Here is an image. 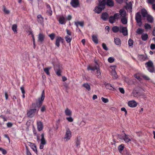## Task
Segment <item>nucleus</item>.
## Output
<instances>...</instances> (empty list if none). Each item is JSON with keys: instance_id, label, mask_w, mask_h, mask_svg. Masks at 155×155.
Wrapping results in <instances>:
<instances>
[{"instance_id": "nucleus-24", "label": "nucleus", "mask_w": 155, "mask_h": 155, "mask_svg": "<svg viewBox=\"0 0 155 155\" xmlns=\"http://www.w3.org/2000/svg\"><path fill=\"white\" fill-rule=\"evenodd\" d=\"M65 113L66 115L71 116L72 115L71 111L68 108H67L65 110Z\"/></svg>"}, {"instance_id": "nucleus-7", "label": "nucleus", "mask_w": 155, "mask_h": 155, "mask_svg": "<svg viewBox=\"0 0 155 155\" xmlns=\"http://www.w3.org/2000/svg\"><path fill=\"white\" fill-rule=\"evenodd\" d=\"M119 137L120 138L124 140L126 143H128L132 139L130 136L127 135L125 133H124V135L123 136L120 135Z\"/></svg>"}, {"instance_id": "nucleus-40", "label": "nucleus", "mask_w": 155, "mask_h": 155, "mask_svg": "<svg viewBox=\"0 0 155 155\" xmlns=\"http://www.w3.org/2000/svg\"><path fill=\"white\" fill-rule=\"evenodd\" d=\"M105 86L107 88L109 89L112 90V88H113V90H115V89L110 84H107Z\"/></svg>"}, {"instance_id": "nucleus-22", "label": "nucleus", "mask_w": 155, "mask_h": 155, "mask_svg": "<svg viewBox=\"0 0 155 155\" xmlns=\"http://www.w3.org/2000/svg\"><path fill=\"white\" fill-rule=\"evenodd\" d=\"M92 40L96 44L98 43V39L97 36L96 35H93L92 36Z\"/></svg>"}, {"instance_id": "nucleus-19", "label": "nucleus", "mask_w": 155, "mask_h": 155, "mask_svg": "<svg viewBox=\"0 0 155 155\" xmlns=\"http://www.w3.org/2000/svg\"><path fill=\"white\" fill-rule=\"evenodd\" d=\"M46 8L47 9L46 11L48 15L49 16L51 15L52 14V11L51 10L50 6L49 5L47 4L46 5Z\"/></svg>"}, {"instance_id": "nucleus-35", "label": "nucleus", "mask_w": 155, "mask_h": 155, "mask_svg": "<svg viewBox=\"0 0 155 155\" xmlns=\"http://www.w3.org/2000/svg\"><path fill=\"white\" fill-rule=\"evenodd\" d=\"M140 60L141 61H144L147 58V56L143 55H141L139 56Z\"/></svg>"}, {"instance_id": "nucleus-21", "label": "nucleus", "mask_w": 155, "mask_h": 155, "mask_svg": "<svg viewBox=\"0 0 155 155\" xmlns=\"http://www.w3.org/2000/svg\"><path fill=\"white\" fill-rule=\"evenodd\" d=\"M141 14L143 18L146 17L148 15L147 11L145 9H142L141 10Z\"/></svg>"}, {"instance_id": "nucleus-49", "label": "nucleus", "mask_w": 155, "mask_h": 155, "mask_svg": "<svg viewBox=\"0 0 155 155\" xmlns=\"http://www.w3.org/2000/svg\"><path fill=\"white\" fill-rule=\"evenodd\" d=\"M66 119L69 122H71L73 121V119L71 116H69V117H67Z\"/></svg>"}, {"instance_id": "nucleus-5", "label": "nucleus", "mask_w": 155, "mask_h": 155, "mask_svg": "<svg viewBox=\"0 0 155 155\" xmlns=\"http://www.w3.org/2000/svg\"><path fill=\"white\" fill-rule=\"evenodd\" d=\"M135 19L138 25L141 27L142 25V17L140 12H137L135 15Z\"/></svg>"}, {"instance_id": "nucleus-14", "label": "nucleus", "mask_w": 155, "mask_h": 155, "mask_svg": "<svg viewBox=\"0 0 155 155\" xmlns=\"http://www.w3.org/2000/svg\"><path fill=\"white\" fill-rule=\"evenodd\" d=\"M70 4L73 7L76 8L79 5V2L78 0H71Z\"/></svg>"}, {"instance_id": "nucleus-31", "label": "nucleus", "mask_w": 155, "mask_h": 155, "mask_svg": "<svg viewBox=\"0 0 155 155\" xmlns=\"http://www.w3.org/2000/svg\"><path fill=\"white\" fill-rule=\"evenodd\" d=\"M37 18L38 21V22L41 23L43 21V18L40 15H37Z\"/></svg>"}, {"instance_id": "nucleus-47", "label": "nucleus", "mask_w": 155, "mask_h": 155, "mask_svg": "<svg viewBox=\"0 0 155 155\" xmlns=\"http://www.w3.org/2000/svg\"><path fill=\"white\" fill-rule=\"evenodd\" d=\"M96 70H97V73H96V75L97 77H100L101 76V73L99 68H98Z\"/></svg>"}, {"instance_id": "nucleus-58", "label": "nucleus", "mask_w": 155, "mask_h": 155, "mask_svg": "<svg viewBox=\"0 0 155 155\" xmlns=\"http://www.w3.org/2000/svg\"><path fill=\"white\" fill-rule=\"evenodd\" d=\"M119 89L121 93L123 94H124V93L125 91L123 88L119 87Z\"/></svg>"}, {"instance_id": "nucleus-4", "label": "nucleus", "mask_w": 155, "mask_h": 155, "mask_svg": "<svg viewBox=\"0 0 155 155\" xmlns=\"http://www.w3.org/2000/svg\"><path fill=\"white\" fill-rule=\"evenodd\" d=\"M71 137V132L70 129L68 128L66 129V132L64 137V139L66 141L69 140Z\"/></svg>"}, {"instance_id": "nucleus-54", "label": "nucleus", "mask_w": 155, "mask_h": 155, "mask_svg": "<svg viewBox=\"0 0 155 155\" xmlns=\"http://www.w3.org/2000/svg\"><path fill=\"white\" fill-rule=\"evenodd\" d=\"M85 123H85V121H84V120H82L80 122V123L79 124V125L81 127H82V126H84L85 124Z\"/></svg>"}, {"instance_id": "nucleus-11", "label": "nucleus", "mask_w": 155, "mask_h": 155, "mask_svg": "<svg viewBox=\"0 0 155 155\" xmlns=\"http://www.w3.org/2000/svg\"><path fill=\"white\" fill-rule=\"evenodd\" d=\"M64 41L63 39L60 36H58L56 38L55 44L58 47H59L60 46V43L63 42Z\"/></svg>"}, {"instance_id": "nucleus-18", "label": "nucleus", "mask_w": 155, "mask_h": 155, "mask_svg": "<svg viewBox=\"0 0 155 155\" xmlns=\"http://www.w3.org/2000/svg\"><path fill=\"white\" fill-rule=\"evenodd\" d=\"M128 105L130 107H134L137 106V103L135 101L133 100L129 101L128 102Z\"/></svg>"}, {"instance_id": "nucleus-20", "label": "nucleus", "mask_w": 155, "mask_h": 155, "mask_svg": "<svg viewBox=\"0 0 155 155\" xmlns=\"http://www.w3.org/2000/svg\"><path fill=\"white\" fill-rule=\"evenodd\" d=\"M108 17V14L106 12L102 13L101 15V18L104 21H106Z\"/></svg>"}, {"instance_id": "nucleus-41", "label": "nucleus", "mask_w": 155, "mask_h": 155, "mask_svg": "<svg viewBox=\"0 0 155 155\" xmlns=\"http://www.w3.org/2000/svg\"><path fill=\"white\" fill-rule=\"evenodd\" d=\"M114 16L116 20H118L121 18L119 13H115L114 15Z\"/></svg>"}, {"instance_id": "nucleus-26", "label": "nucleus", "mask_w": 155, "mask_h": 155, "mask_svg": "<svg viewBox=\"0 0 155 155\" xmlns=\"http://www.w3.org/2000/svg\"><path fill=\"white\" fill-rule=\"evenodd\" d=\"M146 18H147V20L148 22L152 23L153 22V19L150 15H148Z\"/></svg>"}, {"instance_id": "nucleus-51", "label": "nucleus", "mask_w": 155, "mask_h": 155, "mask_svg": "<svg viewBox=\"0 0 155 155\" xmlns=\"http://www.w3.org/2000/svg\"><path fill=\"white\" fill-rule=\"evenodd\" d=\"M102 46L103 48L106 51H107L108 50V48L107 47L106 45L104 43H103L102 44Z\"/></svg>"}, {"instance_id": "nucleus-64", "label": "nucleus", "mask_w": 155, "mask_h": 155, "mask_svg": "<svg viewBox=\"0 0 155 155\" xmlns=\"http://www.w3.org/2000/svg\"><path fill=\"white\" fill-rule=\"evenodd\" d=\"M150 48L151 49L153 50L155 49V45L154 44H152L150 45Z\"/></svg>"}, {"instance_id": "nucleus-43", "label": "nucleus", "mask_w": 155, "mask_h": 155, "mask_svg": "<svg viewBox=\"0 0 155 155\" xmlns=\"http://www.w3.org/2000/svg\"><path fill=\"white\" fill-rule=\"evenodd\" d=\"M17 25L16 24L13 25L12 27V29L14 32H17Z\"/></svg>"}, {"instance_id": "nucleus-63", "label": "nucleus", "mask_w": 155, "mask_h": 155, "mask_svg": "<svg viewBox=\"0 0 155 155\" xmlns=\"http://www.w3.org/2000/svg\"><path fill=\"white\" fill-rule=\"evenodd\" d=\"M33 150L35 152L37 153V150L36 147V146L34 145V146L32 148Z\"/></svg>"}, {"instance_id": "nucleus-30", "label": "nucleus", "mask_w": 155, "mask_h": 155, "mask_svg": "<svg viewBox=\"0 0 155 155\" xmlns=\"http://www.w3.org/2000/svg\"><path fill=\"white\" fill-rule=\"evenodd\" d=\"M116 19L114 16H111L109 18V21L110 23H114L116 21Z\"/></svg>"}, {"instance_id": "nucleus-62", "label": "nucleus", "mask_w": 155, "mask_h": 155, "mask_svg": "<svg viewBox=\"0 0 155 155\" xmlns=\"http://www.w3.org/2000/svg\"><path fill=\"white\" fill-rule=\"evenodd\" d=\"M12 124L11 122H8L7 124V127H11L12 126Z\"/></svg>"}, {"instance_id": "nucleus-53", "label": "nucleus", "mask_w": 155, "mask_h": 155, "mask_svg": "<svg viewBox=\"0 0 155 155\" xmlns=\"http://www.w3.org/2000/svg\"><path fill=\"white\" fill-rule=\"evenodd\" d=\"M0 151H2V153L5 155L7 153V151L5 150L2 148L1 147H0Z\"/></svg>"}, {"instance_id": "nucleus-60", "label": "nucleus", "mask_w": 155, "mask_h": 155, "mask_svg": "<svg viewBox=\"0 0 155 155\" xmlns=\"http://www.w3.org/2000/svg\"><path fill=\"white\" fill-rule=\"evenodd\" d=\"M121 110L122 111H124L125 112V115H127V111L125 108L123 107L121 108Z\"/></svg>"}, {"instance_id": "nucleus-29", "label": "nucleus", "mask_w": 155, "mask_h": 155, "mask_svg": "<svg viewBox=\"0 0 155 155\" xmlns=\"http://www.w3.org/2000/svg\"><path fill=\"white\" fill-rule=\"evenodd\" d=\"M65 39L67 42L69 43L70 44V42L72 39V36H66L65 37Z\"/></svg>"}, {"instance_id": "nucleus-42", "label": "nucleus", "mask_w": 155, "mask_h": 155, "mask_svg": "<svg viewBox=\"0 0 155 155\" xmlns=\"http://www.w3.org/2000/svg\"><path fill=\"white\" fill-rule=\"evenodd\" d=\"M124 148V146L123 144H121L120 145L118 148L120 152H121L123 150Z\"/></svg>"}, {"instance_id": "nucleus-57", "label": "nucleus", "mask_w": 155, "mask_h": 155, "mask_svg": "<svg viewBox=\"0 0 155 155\" xmlns=\"http://www.w3.org/2000/svg\"><path fill=\"white\" fill-rule=\"evenodd\" d=\"M142 77L145 80H150V78L146 75H142Z\"/></svg>"}, {"instance_id": "nucleus-12", "label": "nucleus", "mask_w": 155, "mask_h": 155, "mask_svg": "<svg viewBox=\"0 0 155 155\" xmlns=\"http://www.w3.org/2000/svg\"><path fill=\"white\" fill-rule=\"evenodd\" d=\"M104 4L105 7L106 5L110 7H112L114 5V3L112 0H103Z\"/></svg>"}, {"instance_id": "nucleus-56", "label": "nucleus", "mask_w": 155, "mask_h": 155, "mask_svg": "<svg viewBox=\"0 0 155 155\" xmlns=\"http://www.w3.org/2000/svg\"><path fill=\"white\" fill-rule=\"evenodd\" d=\"M66 31L68 35V36H71V32L70 30L68 29H66Z\"/></svg>"}, {"instance_id": "nucleus-48", "label": "nucleus", "mask_w": 155, "mask_h": 155, "mask_svg": "<svg viewBox=\"0 0 155 155\" xmlns=\"http://www.w3.org/2000/svg\"><path fill=\"white\" fill-rule=\"evenodd\" d=\"M3 11H4V12L6 14H9L10 13V11L9 10L7 9L4 6H3Z\"/></svg>"}, {"instance_id": "nucleus-2", "label": "nucleus", "mask_w": 155, "mask_h": 155, "mask_svg": "<svg viewBox=\"0 0 155 155\" xmlns=\"http://www.w3.org/2000/svg\"><path fill=\"white\" fill-rule=\"evenodd\" d=\"M104 1L103 0H98L99 3L98 6H96L94 9V11L96 13L98 14L101 13L102 10L105 8Z\"/></svg>"}, {"instance_id": "nucleus-1", "label": "nucleus", "mask_w": 155, "mask_h": 155, "mask_svg": "<svg viewBox=\"0 0 155 155\" xmlns=\"http://www.w3.org/2000/svg\"><path fill=\"white\" fill-rule=\"evenodd\" d=\"M33 133L34 135L36 136L37 137V141L38 142H39L40 141H41V143L39 147L40 149H43L44 147V145L46 143V141L44 137V133H42L41 134V139L40 140L39 137V136L37 134V131L34 127L33 128Z\"/></svg>"}, {"instance_id": "nucleus-10", "label": "nucleus", "mask_w": 155, "mask_h": 155, "mask_svg": "<svg viewBox=\"0 0 155 155\" xmlns=\"http://www.w3.org/2000/svg\"><path fill=\"white\" fill-rule=\"evenodd\" d=\"M119 31L122 33L124 36H126L128 35L127 29V27L120 26Z\"/></svg>"}, {"instance_id": "nucleus-8", "label": "nucleus", "mask_w": 155, "mask_h": 155, "mask_svg": "<svg viewBox=\"0 0 155 155\" xmlns=\"http://www.w3.org/2000/svg\"><path fill=\"white\" fill-rule=\"evenodd\" d=\"M54 69L56 74L58 76H60L61 75V74L62 69L61 67L59 65L54 66Z\"/></svg>"}, {"instance_id": "nucleus-15", "label": "nucleus", "mask_w": 155, "mask_h": 155, "mask_svg": "<svg viewBox=\"0 0 155 155\" xmlns=\"http://www.w3.org/2000/svg\"><path fill=\"white\" fill-rule=\"evenodd\" d=\"M37 129L38 131H40L42 130L43 128V126L42 123L41 121H37Z\"/></svg>"}, {"instance_id": "nucleus-50", "label": "nucleus", "mask_w": 155, "mask_h": 155, "mask_svg": "<svg viewBox=\"0 0 155 155\" xmlns=\"http://www.w3.org/2000/svg\"><path fill=\"white\" fill-rule=\"evenodd\" d=\"M108 61L109 62L111 63L114 61V58L110 57L108 58Z\"/></svg>"}, {"instance_id": "nucleus-16", "label": "nucleus", "mask_w": 155, "mask_h": 155, "mask_svg": "<svg viewBox=\"0 0 155 155\" xmlns=\"http://www.w3.org/2000/svg\"><path fill=\"white\" fill-rule=\"evenodd\" d=\"M119 12L121 18L126 17L127 13L124 9L122 8L120 9L119 11Z\"/></svg>"}, {"instance_id": "nucleus-59", "label": "nucleus", "mask_w": 155, "mask_h": 155, "mask_svg": "<svg viewBox=\"0 0 155 155\" xmlns=\"http://www.w3.org/2000/svg\"><path fill=\"white\" fill-rule=\"evenodd\" d=\"M134 76L136 78L139 80L140 81L141 80V79L138 74H136L134 75Z\"/></svg>"}, {"instance_id": "nucleus-46", "label": "nucleus", "mask_w": 155, "mask_h": 155, "mask_svg": "<svg viewBox=\"0 0 155 155\" xmlns=\"http://www.w3.org/2000/svg\"><path fill=\"white\" fill-rule=\"evenodd\" d=\"M48 36L51 40H53L55 38V34L54 33H52L49 35Z\"/></svg>"}, {"instance_id": "nucleus-28", "label": "nucleus", "mask_w": 155, "mask_h": 155, "mask_svg": "<svg viewBox=\"0 0 155 155\" xmlns=\"http://www.w3.org/2000/svg\"><path fill=\"white\" fill-rule=\"evenodd\" d=\"M82 86L86 88L88 91H89L91 90L90 86L88 83H84L82 85Z\"/></svg>"}, {"instance_id": "nucleus-23", "label": "nucleus", "mask_w": 155, "mask_h": 155, "mask_svg": "<svg viewBox=\"0 0 155 155\" xmlns=\"http://www.w3.org/2000/svg\"><path fill=\"white\" fill-rule=\"evenodd\" d=\"M45 35L42 33H40L38 36V41L41 42H42L44 41Z\"/></svg>"}, {"instance_id": "nucleus-52", "label": "nucleus", "mask_w": 155, "mask_h": 155, "mask_svg": "<svg viewBox=\"0 0 155 155\" xmlns=\"http://www.w3.org/2000/svg\"><path fill=\"white\" fill-rule=\"evenodd\" d=\"M101 99L102 101L104 103H107L109 101L108 99L107 98H105L104 97H102Z\"/></svg>"}, {"instance_id": "nucleus-13", "label": "nucleus", "mask_w": 155, "mask_h": 155, "mask_svg": "<svg viewBox=\"0 0 155 155\" xmlns=\"http://www.w3.org/2000/svg\"><path fill=\"white\" fill-rule=\"evenodd\" d=\"M59 23L61 25H65L66 22V19L63 16L61 15L58 18Z\"/></svg>"}, {"instance_id": "nucleus-17", "label": "nucleus", "mask_w": 155, "mask_h": 155, "mask_svg": "<svg viewBox=\"0 0 155 155\" xmlns=\"http://www.w3.org/2000/svg\"><path fill=\"white\" fill-rule=\"evenodd\" d=\"M126 8L128 12H132V4L131 2H129L127 4Z\"/></svg>"}, {"instance_id": "nucleus-55", "label": "nucleus", "mask_w": 155, "mask_h": 155, "mask_svg": "<svg viewBox=\"0 0 155 155\" xmlns=\"http://www.w3.org/2000/svg\"><path fill=\"white\" fill-rule=\"evenodd\" d=\"M26 155H32L31 153L30 152L29 150L28 149V147L27 146L26 147Z\"/></svg>"}, {"instance_id": "nucleus-3", "label": "nucleus", "mask_w": 155, "mask_h": 155, "mask_svg": "<svg viewBox=\"0 0 155 155\" xmlns=\"http://www.w3.org/2000/svg\"><path fill=\"white\" fill-rule=\"evenodd\" d=\"M45 97L44 90H43L41 93V96L39 97L36 101V104L37 106L39 107L41 106Z\"/></svg>"}, {"instance_id": "nucleus-9", "label": "nucleus", "mask_w": 155, "mask_h": 155, "mask_svg": "<svg viewBox=\"0 0 155 155\" xmlns=\"http://www.w3.org/2000/svg\"><path fill=\"white\" fill-rule=\"evenodd\" d=\"M38 110H37L35 108L31 109L28 112L27 115L28 117H32L34 116L35 112H38Z\"/></svg>"}, {"instance_id": "nucleus-37", "label": "nucleus", "mask_w": 155, "mask_h": 155, "mask_svg": "<svg viewBox=\"0 0 155 155\" xmlns=\"http://www.w3.org/2000/svg\"><path fill=\"white\" fill-rule=\"evenodd\" d=\"M51 68V67H49L47 68H45L44 69V72L48 75H49L50 73L49 72V70Z\"/></svg>"}, {"instance_id": "nucleus-27", "label": "nucleus", "mask_w": 155, "mask_h": 155, "mask_svg": "<svg viewBox=\"0 0 155 155\" xmlns=\"http://www.w3.org/2000/svg\"><path fill=\"white\" fill-rule=\"evenodd\" d=\"M121 21L124 25L127 24V18L126 17L121 18Z\"/></svg>"}, {"instance_id": "nucleus-32", "label": "nucleus", "mask_w": 155, "mask_h": 155, "mask_svg": "<svg viewBox=\"0 0 155 155\" xmlns=\"http://www.w3.org/2000/svg\"><path fill=\"white\" fill-rule=\"evenodd\" d=\"M148 38V35L147 33H145L142 34L141 36V38L142 40L144 41H146Z\"/></svg>"}, {"instance_id": "nucleus-6", "label": "nucleus", "mask_w": 155, "mask_h": 155, "mask_svg": "<svg viewBox=\"0 0 155 155\" xmlns=\"http://www.w3.org/2000/svg\"><path fill=\"white\" fill-rule=\"evenodd\" d=\"M145 64L147 66V68L149 71L153 72L154 71V68L153 64L152 61H149L147 62Z\"/></svg>"}, {"instance_id": "nucleus-25", "label": "nucleus", "mask_w": 155, "mask_h": 155, "mask_svg": "<svg viewBox=\"0 0 155 155\" xmlns=\"http://www.w3.org/2000/svg\"><path fill=\"white\" fill-rule=\"evenodd\" d=\"M114 42L117 45H119L121 44V41L120 39L118 38H114Z\"/></svg>"}, {"instance_id": "nucleus-36", "label": "nucleus", "mask_w": 155, "mask_h": 155, "mask_svg": "<svg viewBox=\"0 0 155 155\" xmlns=\"http://www.w3.org/2000/svg\"><path fill=\"white\" fill-rule=\"evenodd\" d=\"M144 32V30L141 28H138L137 30L136 33L139 35L142 34Z\"/></svg>"}, {"instance_id": "nucleus-39", "label": "nucleus", "mask_w": 155, "mask_h": 155, "mask_svg": "<svg viewBox=\"0 0 155 155\" xmlns=\"http://www.w3.org/2000/svg\"><path fill=\"white\" fill-rule=\"evenodd\" d=\"M145 29L147 30H150L151 28V25L148 23H145L144 26Z\"/></svg>"}, {"instance_id": "nucleus-33", "label": "nucleus", "mask_w": 155, "mask_h": 155, "mask_svg": "<svg viewBox=\"0 0 155 155\" xmlns=\"http://www.w3.org/2000/svg\"><path fill=\"white\" fill-rule=\"evenodd\" d=\"M84 23L83 21H77L75 22V24L77 28L78 27V25L83 27L84 26Z\"/></svg>"}, {"instance_id": "nucleus-45", "label": "nucleus", "mask_w": 155, "mask_h": 155, "mask_svg": "<svg viewBox=\"0 0 155 155\" xmlns=\"http://www.w3.org/2000/svg\"><path fill=\"white\" fill-rule=\"evenodd\" d=\"M134 41L132 39H130L128 41V44L129 46H132L133 45Z\"/></svg>"}, {"instance_id": "nucleus-34", "label": "nucleus", "mask_w": 155, "mask_h": 155, "mask_svg": "<svg viewBox=\"0 0 155 155\" xmlns=\"http://www.w3.org/2000/svg\"><path fill=\"white\" fill-rule=\"evenodd\" d=\"M112 30L114 32L117 33L118 31H119L120 28L118 26H115L112 27Z\"/></svg>"}, {"instance_id": "nucleus-44", "label": "nucleus", "mask_w": 155, "mask_h": 155, "mask_svg": "<svg viewBox=\"0 0 155 155\" xmlns=\"http://www.w3.org/2000/svg\"><path fill=\"white\" fill-rule=\"evenodd\" d=\"M98 68L97 66H95L94 67L91 68L90 66L87 67V69L88 70H91L93 71H94L95 70H97Z\"/></svg>"}, {"instance_id": "nucleus-61", "label": "nucleus", "mask_w": 155, "mask_h": 155, "mask_svg": "<svg viewBox=\"0 0 155 155\" xmlns=\"http://www.w3.org/2000/svg\"><path fill=\"white\" fill-rule=\"evenodd\" d=\"M46 108L45 106L44 105H43L41 107V111L42 112H43L45 111V110H46Z\"/></svg>"}, {"instance_id": "nucleus-38", "label": "nucleus", "mask_w": 155, "mask_h": 155, "mask_svg": "<svg viewBox=\"0 0 155 155\" xmlns=\"http://www.w3.org/2000/svg\"><path fill=\"white\" fill-rule=\"evenodd\" d=\"M112 75L113 78L116 79L117 78V75L116 72L115 71H114L112 72Z\"/></svg>"}]
</instances>
